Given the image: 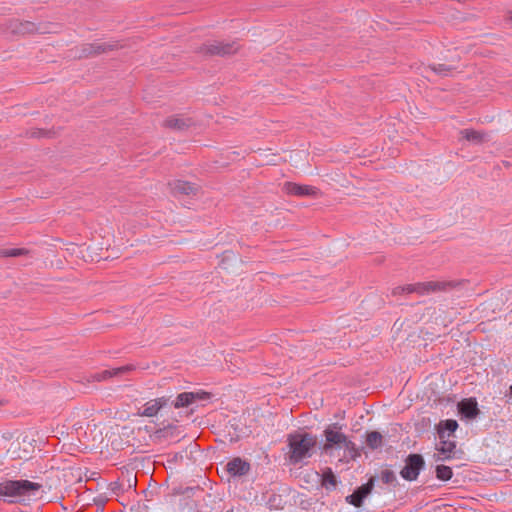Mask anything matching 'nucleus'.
Instances as JSON below:
<instances>
[{
  "label": "nucleus",
  "instance_id": "nucleus-1",
  "mask_svg": "<svg viewBox=\"0 0 512 512\" xmlns=\"http://www.w3.org/2000/svg\"><path fill=\"white\" fill-rule=\"evenodd\" d=\"M42 485L29 480H4L0 482V496L7 498L9 503H20L36 498Z\"/></svg>",
  "mask_w": 512,
  "mask_h": 512
},
{
  "label": "nucleus",
  "instance_id": "nucleus-2",
  "mask_svg": "<svg viewBox=\"0 0 512 512\" xmlns=\"http://www.w3.org/2000/svg\"><path fill=\"white\" fill-rule=\"evenodd\" d=\"M316 437L309 433H294L288 435V459L293 465H297L313 454L316 446Z\"/></svg>",
  "mask_w": 512,
  "mask_h": 512
},
{
  "label": "nucleus",
  "instance_id": "nucleus-3",
  "mask_svg": "<svg viewBox=\"0 0 512 512\" xmlns=\"http://www.w3.org/2000/svg\"><path fill=\"white\" fill-rule=\"evenodd\" d=\"M463 284L459 280H432L427 282H419L408 284L406 286L395 287L392 291L393 295L403 293H417L418 295H428L437 292H448Z\"/></svg>",
  "mask_w": 512,
  "mask_h": 512
},
{
  "label": "nucleus",
  "instance_id": "nucleus-4",
  "mask_svg": "<svg viewBox=\"0 0 512 512\" xmlns=\"http://www.w3.org/2000/svg\"><path fill=\"white\" fill-rule=\"evenodd\" d=\"M341 428V425L338 423H333L325 429L324 435L326 442L323 446V449L325 452H328L335 447L344 448L346 451H348L349 456L352 459H355L360 455L358 449L356 448V445L350 441L344 433L341 432Z\"/></svg>",
  "mask_w": 512,
  "mask_h": 512
},
{
  "label": "nucleus",
  "instance_id": "nucleus-5",
  "mask_svg": "<svg viewBox=\"0 0 512 512\" xmlns=\"http://www.w3.org/2000/svg\"><path fill=\"white\" fill-rule=\"evenodd\" d=\"M240 48L237 41H212L203 44L199 52L208 56H228L235 54Z\"/></svg>",
  "mask_w": 512,
  "mask_h": 512
},
{
  "label": "nucleus",
  "instance_id": "nucleus-6",
  "mask_svg": "<svg viewBox=\"0 0 512 512\" xmlns=\"http://www.w3.org/2000/svg\"><path fill=\"white\" fill-rule=\"evenodd\" d=\"M425 461L420 454H409L405 460V465L400 471V475L407 481L416 480L419 472L423 469Z\"/></svg>",
  "mask_w": 512,
  "mask_h": 512
},
{
  "label": "nucleus",
  "instance_id": "nucleus-7",
  "mask_svg": "<svg viewBox=\"0 0 512 512\" xmlns=\"http://www.w3.org/2000/svg\"><path fill=\"white\" fill-rule=\"evenodd\" d=\"M121 47L118 43H107V42H94L87 43L81 46V52L78 55L79 58H89L98 56L100 54L118 49Z\"/></svg>",
  "mask_w": 512,
  "mask_h": 512
},
{
  "label": "nucleus",
  "instance_id": "nucleus-8",
  "mask_svg": "<svg viewBox=\"0 0 512 512\" xmlns=\"http://www.w3.org/2000/svg\"><path fill=\"white\" fill-rule=\"evenodd\" d=\"M170 192L175 197H183V196H196L200 191V187L192 182L184 181V180H174L168 183Z\"/></svg>",
  "mask_w": 512,
  "mask_h": 512
},
{
  "label": "nucleus",
  "instance_id": "nucleus-9",
  "mask_svg": "<svg viewBox=\"0 0 512 512\" xmlns=\"http://www.w3.org/2000/svg\"><path fill=\"white\" fill-rule=\"evenodd\" d=\"M439 443L436 446L437 454H434L435 461L450 459L456 449V442L446 437L444 432L439 431Z\"/></svg>",
  "mask_w": 512,
  "mask_h": 512
},
{
  "label": "nucleus",
  "instance_id": "nucleus-10",
  "mask_svg": "<svg viewBox=\"0 0 512 512\" xmlns=\"http://www.w3.org/2000/svg\"><path fill=\"white\" fill-rule=\"evenodd\" d=\"M373 487L374 479L371 478L367 483L355 489L351 495H348L346 501L355 507H361L364 499L371 493Z\"/></svg>",
  "mask_w": 512,
  "mask_h": 512
},
{
  "label": "nucleus",
  "instance_id": "nucleus-11",
  "mask_svg": "<svg viewBox=\"0 0 512 512\" xmlns=\"http://www.w3.org/2000/svg\"><path fill=\"white\" fill-rule=\"evenodd\" d=\"M210 398L207 392H183L176 397L174 402L175 408L188 407L189 405Z\"/></svg>",
  "mask_w": 512,
  "mask_h": 512
},
{
  "label": "nucleus",
  "instance_id": "nucleus-12",
  "mask_svg": "<svg viewBox=\"0 0 512 512\" xmlns=\"http://www.w3.org/2000/svg\"><path fill=\"white\" fill-rule=\"evenodd\" d=\"M284 191L295 196H316L319 192L314 186L300 185L293 182H286L284 184Z\"/></svg>",
  "mask_w": 512,
  "mask_h": 512
},
{
  "label": "nucleus",
  "instance_id": "nucleus-13",
  "mask_svg": "<svg viewBox=\"0 0 512 512\" xmlns=\"http://www.w3.org/2000/svg\"><path fill=\"white\" fill-rule=\"evenodd\" d=\"M194 125V121L191 118L180 116V115H174L167 117L164 122L163 126L165 128H169L172 130L177 131H184Z\"/></svg>",
  "mask_w": 512,
  "mask_h": 512
},
{
  "label": "nucleus",
  "instance_id": "nucleus-14",
  "mask_svg": "<svg viewBox=\"0 0 512 512\" xmlns=\"http://www.w3.org/2000/svg\"><path fill=\"white\" fill-rule=\"evenodd\" d=\"M168 401L169 399L165 397L152 399L143 405L139 414L141 416L153 417L157 415L162 407L167 405Z\"/></svg>",
  "mask_w": 512,
  "mask_h": 512
},
{
  "label": "nucleus",
  "instance_id": "nucleus-15",
  "mask_svg": "<svg viewBox=\"0 0 512 512\" xmlns=\"http://www.w3.org/2000/svg\"><path fill=\"white\" fill-rule=\"evenodd\" d=\"M458 410L462 416L468 419H474L480 413L477 401L474 398H468L460 401L458 403Z\"/></svg>",
  "mask_w": 512,
  "mask_h": 512
},
{
  "label": "nucleus",
  "instance_id": "nucleus-16",
  "mask_svg": "<svg viewBox=\"0 0 512 512\" xmlns=\"http://www.w3.org/2000/svg\"><path fill=\"white\" fill-rule=\"evenodd\" d=\"M226 468L232 476H243L250 471V464L240 457H236L227 463Z\"/></svg>",
  "mask_w": 512,
  "mask_h": 512
},
{
  "label": "nucleus",
  "instance_id": "nucleus-17",
  "mask_svg": "<svg viewBox=\"0 0 512 512\" xmlns=\"http://www.w3.org/2000/svg\"><path fill=\"white\" fill-rule=\"evenodd\" d=\"M133 369H134L133 365H125V366L114 368L111 370H104L102 372L95 373L92 376V378H93V380L100 382V381H104V380L109 379L114 376H119V375L125 374L129 371H132Z\"/></svg>",
  "mask_w": 512,
  "mask_h": 512
},
{
  "label": "nucleus",
  "instance_id": "nucleus-18",
  "mask_svg": "<svg viewBox=\"0 0 512 512\" xmlns=\"http://www.w3.org/2000/svg\"><path fill=\"white\" fill-rule=\"evenodd\" d=\"M10 27L12 29V32L19 33V34L34 33V32L39 31V29L36 27V25L29 21L20 22L18 20H14L11 22Z\"/></svg>",
  "mask_w": 512,
  "mask_h": 512
},
{
  "label": "nucleus",
  "instance_id": "nucleus-19",
  "mask_svg": "<svg viewBox=\"0 0 512 512\" xmlns=\"http://www.w3.org/2000/svg\"><path fill=\"white\" fill-rule=\"evenodd\" d=\"M460 134L464 139L475 144H480L488 140L487 134L473 129H463L460 131Z\"/></svg>",
  "mask_w": 512,
  "mask_h": 512
},
{
  "label": "nucleus",
  "instance_id": "nucleus-20",
  "mask_svg": "<svg viewBox=\"0 0 512 512\" xmlns=\"http://www.w3.org/2000/svg\"><path fill=\"white\" fill-rule=\"evenodd\" d=\"M458 428V423L456 420L448 419L440 421V423L437 425V432L439 431L444 432L446 434L447 438L454 437V432Z\"/></svg>",
  "mask_w": 512,
  "mask_h": 512
},
{
  "label": "nucleus",
  "instance_id": "nucleus-21",
  "mask_svg": "<svg viewBox=\"0 0 512 512\" xmlns=\"http://www.w3.org/2000/svg\"><path fill=\"white\" fill-rule=\"evenodd\" d=\"M366 445L371 450H376L383 445V436L378 431H371L366 434Z\"/></svg>",
  "mask_w": 512,
  "mask_h": 512
},
{
  "label": "nucleus",
  "instance_id": "nucleus-22",
  "mask_svg": "<svg viewBox=\"0 0 512 512\" xmlns=\"http://www.w3.org/2000/svg\"><path fill=\"white\" fill-rule=\"evenodd\" d=\"M435 472H436L437 479H439L441 481H448L453 476V471H452L451 467L446 466V465H437Z\"/></svg>",
  "mask_w": 512,
  "mask_h": 512
},
{
  "label": "nucleus",
  "instance_id": "nucleus-23",
  "mask_svg": "<svg viewBox=\"0 0 512 512\" xmlns=\"http://www.w3.org/2000/svg\"><path fill=\"white\" fill-rule=\"evenodd\" d=\"M322 485L326 489L335 488L337 485V478L334 475V473L331 471V469H328L326 472L322 475Z\"/></svg>",
  "mask_w": 512,
  "mask_h": 512
},
{
  "label": "nucleus",
  "instance_id": "nucleus-24",
  "mask_svg": "<svg viewBox=\"0 0 512 512\" xmlns=\"http://www.w3.org/2000/svg\"><path fill=\"white\" fill-rule=\"evenodd\" d=\"M28 253L29 251L25 248L0 249V257H20Z\"/></svg>",
  "mask_w": 512,
  "mask_h": 512
},
{
  "label": "nucleus",
  "instance_id": "nucleus-25",
  "mask_svg": "<svg viewBox=\"0 0 512 512\" xmlns=\"http://www.w3.org/2000/svg\"><path fill=\"white\" fill-rule=\"evenodd\" d=\"M429 69L442 76L448 75L453 70L451 66L446 64H433L429 66Z\"/></svg>",
  "mask_w": 512,
  "mask_h": 512
},
{
  "label": "nucleus",
  "instance_id": "nucleus-26",
  "mask_svg": "<svg viewBox=\"0 0 512 512\" xmlns=\"http://www.w3.org/2000/svg\"><path fill=\"white\" fill-rule=\"evenodd\" d=\"M381 480L385 484H393L397 481V478L392 470L386 469L381 472Z\"/></svg>",
  "mask_w": 512,
  "mask_h": 512
},
{
  "label": "nucleus",
  "instance_id": "nucleus-27",
  "mask_svg": "<svg viewBox=\"0 0 512 512\" xmlns=\"http://www.w3.org/2000/svg\"><path fill=\"white\" fill-rule=\"evenodd\" d=\"M49 134H50L49 131L37 129V130H33L31 132V137H48Z\"/></svg>",
  "mask_w": 512,
  "mask_h": 512
},
{
  "label": "nucleus",
  "instance_id": "nucleus-28",
  "mask_svg": "<svg viewBox=\"0 0 512 512\" xmlns=\"http://www.w3.org/2000/svg\"><path fill=\"white\" fill-rule=\"evenodd\" d=\"M508 17L512 21V9L508 12Z\"/></svg>",
  "mask_w": 512,
  "mask_h": 512
},
{
  "label": "nucleus",
  "instance_id": "nucleus-29",
  "mask_svg": "<svg viewBox=\"0 0 512 512\" xmlns=\"http://www.w3.org/2000/svg\"><path fill=\"white\" fill-rule=\"evenodd\" d=\"M510 393L512 394V385L510 386Z\"/></svg>",
  "mask_w": 512,
  "mask_h": 512
}]
</instances>
